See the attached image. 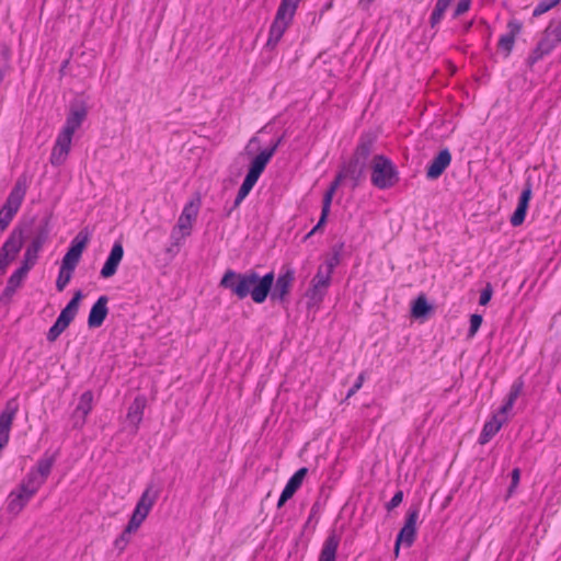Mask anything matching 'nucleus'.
Returning a JSON list of instances; mask_svg holds the SVG:
<instances>
[{"mask_svg": "<svg viewBox=\"0 0 561 561\" xmlns=\"http://www.w3.org/2000/svg\"><path fill=\"white\" fill-rule=\"evenodd\" d=\"M533 196V183L531 179L528 178L525 182L524 188L519 195L517 207L510 218V222L513 227H519L525 221L529 202Z\"/></svg>", "mask_w": 561, "mask_h": 561, "instance_id": "4468645a", "label": "nucleus"}, {"mask_svg": "<svg viewBox=\"0 0 561 561\" xmlns=\"http://www.w3.org/2000/svg\"><path fill=\"white\" fill-rule=\"evenodd\" d=\"M547 26L551 32H553L554 36H558L561 39V18L558 21H550Z\"/></svg>", "mask_w": 561, "mask_h": 561, "instance_id": "5fc2aeb1", "label": "nucleus"}, {"mask_svg": "<svg viewBox=\"0 0 561 561\" xmlns=\"http://www.w3.org/2000/svg\"><path fill=\"white\" fill-rule=\"evenodd\" d=\"M16 291V288L12 287L11 285L7 284L5 285V288L3 289L1 296H0V301L1 302H5V301H9L12 296L15 294Z\"/></svg>", "mask_w": 561, "mask_h": 561, "instance_id": "3c124183", "label": "nucleus"}, {"mask_svg": "<svg viewBox=\"0 0 561 561\" xmlns=\"http://www.w3.org/2000/svg\"><path fill=\"white\" fill-rule=\"evenodd\" d=\"M450 1L449 0H437L436 1V4L434 7V10L430 16V25L432 28H434L435 26H437L442 19L444 18V14L446 12V10L448 9V7L450 5Z\"/></svg>", "mask_w": 561, "mask_h": 561, "instance_id": "473e14b6", "label": "nucleus"}, {"mask_svg": "<svg viewBox=\"0 0 561 561\" xmlns=\"http://www.w3.org/2000/svg\"><path fill=\"white\" fill-rule=\"evenodd\" d=\"M515 38L514 36L510 35V34H503L500 39H499V43H497V46L501 50H503L505 53V57H508L514 48V44H515Z\"/></svg>", "mask_w": 561, "mask_h": 561, "instance_id": "c9c22d12", "label": "nucleus"}, {"mask_svg": "<svg viewBox=\"0 0 561 561\" xmlns=\"http://www.w3.org/2000/svg\"><path fill=\"white\" fill-rule=\"evenodd\" d=\"M56 461V455L53 454L48 456L47 454L44 455L41 459H38L36 467L32 468L31 470L33 472L38 473L44 481L47 480L48 476L51 472L53 466Z\"/></svg>", "mask_w": 561, "mask_h": 561, "instance_id": "c756f323", "label": "nucleus"}, {"mask_svg": "<svg viewBox=\"0 0 561 561\" xmlns=\"http://www.w3.org/2000/svg\"><path fill=\"white\" fill-rule=\"evenodd\" d=\"M451 162V153L448 148H444L430 161L426 168L427 180H437Z\"/></svg>", "mask_w": 561, "mask_h": 561, "instance_id": "2eb2a0df", "label": "nucleus"}, {"mask_svg": "<svg viewBox=\"0 0 561 561\" xmlns=\"http://www.w3.org/2000/svg\"><path fill=\"white\" fill-rule=\"evenodd\" d=\"M84 295L81 290L75 291L72 298L68 301L66 307L60 311L55 323L49 328L47 332V341L55 342L59 335L70 325L78 314L80 302Z\"/></svg>", "mask_w": 561, "mask_h": 561, "instance_id": "39448f33", "label": "nucleus"}, {"mask_svg": "<svg viewBox=\"0 0 561 561\" xmlns=\"http://www.w3.org/2000/svg\"><path fill=\"white\" fill-rule=\"evenodd\" d=\"M160 495V489L154 485L153 482H149L140 495L138 502H142V504L147 505L149 510L152 508L154 503L157 502Z\"/></svg>", "mask_w": 561, "mask_h": 561, "instance_id": "2f4dec72", "label": "nucleus"}, {"mask_svg": "<svg viewBox=\"0 0 561 561\" xmlns=\"http://www.w3.org/2000/svg\"><path fill=\"white\" fill-rule=\"evenodd\" d=\"M493 295V288L490 283L486 284V286L481 290L480 298H479V305L486 306Z\"/></svg>", "mask_w": 561, "mask_h": 561, "instance_id": "37998d69", "label": "nucleus"}, {"mask_svg": "<svg viewBox=\"0 0 561 561\" xmlns=\"http://www.w3.org/2000/svg\"><path fill=\"white\" fill-rule=\"evenodd\" d=\"M344 249V242H339L332 247V253L337 254L341 256Z\"/></svg>", "mask_w": 561, "mask_h": 561, "instance_id": "680f3d73", "label": "nucleus"}, {"mask_svg": "<svg viewBox=\"0 0 561 561\" xmlns=\"http://www.w3.org/2000/svg\"><path fill=\"white\" fill-rule=\"evenodd\" d=\"M483 318L481 314L474 313L470 317V327L468 331V336L472 337L479 331L482 324Z\"/></svg>", "mask_w": 561, "mask_h": 561, "instance_id": "79ce46f5", "label": "nucleus"}, {"mask_svg": "<svg viewBox=\"0 0 561 561\" xmlns=\"http://www.w3.org/2000/svg\"><path fill=\"white\" fill-rule=\"evenodd\" d=\"M182 232L176 226L173 228L171 232V239L173 247L180 248L182 239L185 237H182Z\"/></svg>", "mask_w": 561, "mask_h": 561, "instance_id": "864d4df0", "label": "nucleus"}, {"mask_svg": "<svg viewBox=\"0 0 561 561\" xmlns=\"http://www.w3.org/2000/svg\"><path fill=\"white\" fill-rule=\"evenodd\" d=\"M403 501V491L402 490H398L394 495L392 496V499L386 503V510L387 511H392L393 508L398 507Z\"/></svg>", "mask_w": 561, "mask_h": 561, "instance_id": "a18cd8bd", "label": "nucleus"}, {"mask_svg": "<svg viewBox=\"0 0 561 561\" xmlns=\"http://www.w3.org/2000/svg\"><path fill=\"white\" fill-rule=\"evenodd\" d=\"M291 497H289L288 495H286L285 493L282 492L279 499H278V502H277V507L280 508L285 505V503L290 500Z\"/></svg>", "mask_w": 561, "mask_h": 561, "instance_id": "338daca9", "label": "nucleus"}, {"mask_svg": "<svg viewBox=\"0 0 561 561\" xmlns=\"http://www.w3.org/2000/svg\"><path fill=\"white\" fill-rule=\"evenodd\" d=\"M329 214H330V211L321 209V215H320V218L317 224H319L320 226H325V224L328 221Z\"/></svg>", "mask_w": 561, "mask_h": 561, "instance_id": "052dcab7", "label": "nucleus"}, {"mask_svg": "<svg viewBox=\"0 0 561 561\" xmlns=\"http://www.w3.org/2000/svg\"><path fill=\"white\" fill-rule=\"evenodd\" d=\"M432 310L433 306L423 294L419 295L411 304V316L414 319H426Z\"/></svg>", "mask_w": 561, "mask_h": 561, "instance_id": "a878e982", "label": "nucleus"}, {"mask_svg": "<svg viewBox=\"0 0 561 561\" xmlns=\"http://www.w3.org/2000/svg\"><path fill=\"white\" fill-rule=\"evenodd\" d=\"M260 144H261L260 138H259L257 136H253V137L249 140V144H248V145H247V147H245V151H247V153H249V154H250V153H251L250 149H251L253 146H255V145H257V146H259Z\"/></svg>", "mask_w": 561, "mask_h": 561, "instance_id": "bf43d9fd", "label": "nucleus"}, {"mask_svg": "<svg viewBox=\"0 0 561 561\" xmlns=\"http://www.w3.org/2000/svg\"><path fill=\"white\" fill-rule=\"evenodd\" d=\"M270 152L271 151L267 152L262 150L256 154L249 164L247 175L257 181L272 159V157H270Z\"/></svg>", "mask_w": 561, "mask_h": 561, "instance_id": "4be33fe9", "label": "nucleus"}, {"mask_svg": "<svg viewBox=\"0 0 561 561\" xmlns=\"http://www.w3.org/2000/svg\"><path fill=\"white\" fill-rule=\"evenodd\" d=\"M284 140H285V134H283L277 139H275L271 144V146L268 148L263 149V151H267V152L271 151L270 152V157L273 158V156L275 154V152L277 151L278 147L283 144Z\"/></svg>", "mask_w": 561, "mask_h": 561, "instance_id": "8fccbe9b", "label": "nucleus"}, {"mask_svg": "<svg viewBox=\"0 0 561 561\" xmlns=\"http://www.w3.org/2000/svg\"><path fill=\"white\" fill-rule=\"evenodd\" d=\"M511 477H512V481H511V485L508 486V490H507L508 496H511L514 493L515 489L517 488V485L519 483L520 470L518 468L513 469Z\"/></svg>", "mask_w": 561, "mask_h": 561, "instance_id": "de8ad7c7", "label": "nucleus"}, {"mask_svg": "<svg viewBox=\"0 0 561 561\" xmlns=\"http://www.w3.org/2000/svg\"><path fill=\"white\" fill-rule=\"evenodd\" d=\"M296 11L288 9L285 4H279L274 21L270 27L266 46L273 49L283 37L288 25L291 23Z\"/></svg>", "mask_w": 561, "mask_h": 561, "instance_id": "1a4fd4ad", "label": "nucleus"}, {"mask_svg": "<svg viewBox=\"0 0 561 561\" xmlns=\"http://www.w3.org/2000/svg\"><path fill=\"white\" fill-rule=\"evenodd\" d=\"M9 59L10 54L8 49H2L0 51V84L2 83L4 79V75L9 68Z\"/></svg>", "mask_w": 561, "mask_h": 561, "instance_id": "a19ab883", "label": "nucleus"}, {"mask_svg": "<svg viewBox=\"0 0 561 561\" xmlns=\"http://www.w3.org/2000/svg\"><path fill=\"white\" fill-rule=\"evenodd\" d=\"M88 115V106L83 100H75L70 103L65 128L73 133L81 126Z\"/></svg>", "mask_w": 561, "mask_h": 561, "instance_id": "dca6fc26", "label": "nucleus"}, {"mask_svg": "<svg viewBox=\"0 0 561 561\" xmlns=\"http://www.w3.org/2000/svg\"><path fill=\"white\" fill-rule=\"evenodd\" d=\"M471 1L472 0H459L453 13V18L457 19L458 16L466 13L470 9Z\"/></svg>", "mask_w": 561, "mask_h": 561, "instance_id": "c03bdc74", "label": "nucleus"}, {"mask_svg": "<svg viewBox=\"0 0 561 561\" xmlns=\"http://www.w3.org/2000/svg\"><path fill=\"white\" fill-rule=\"evenodd\" d=\"M340 541V536L335 530H332L322 545L318 561H336V552Z\"/></svg>", "mask_w": 561, "mask_h": 561, "instance_id": "412c9836", "label": "nucleus"}, {"mask_svg": "<svg viewBox=\"0 0 561 561\" xmlns=\"http://www.w3.org/2000/svg\"><path fill=\"white\" fill-rule=\"evenodd\" d=\"M561 39L553 35L548 26L543 30L540 41L536 47L529 54L526 62L529 67H533L536 62L541 60L545 56L549 55L559 44Z\"/></svg>", "mask_w": 561, "mask_h": 561, "instance_id": "9d476101", "label": "nucleus"}, {"mask_svg": "<svg viewBox=\"0 0 561 561\" xmlns=\"http://www.w3.org/2000/svg\"><path fill=\"white\" fill-rule=\"evenodd\" d=\"M370 181L379 190H387L399 182V172L393 162L383 154H376L371 161Z\"/></svg>", "mask_w": 561, "mask_h": 561, "instance_id": "7ed1b4c3", "label": "nucleus"}, {"mask_svg": "<svg viewBox=\"0 0 561 561\" xmlns=\"http://www.w3.org/2000/svg\"><path fill=\"white\" fill-rule=\"evenodd\" d=\"M123 256H124V247L121 241H116L113 244L111 252H110L103 267L101 268L100 276L105 279L114 276L117 272V268H118L122 260H123Z\"/></svg>", "mask_w": 561, "mask_h": 561, "instance_id": "f3484780", "label": "nucleus"}, {"mask_svg": "<svg viewBox=\"0 0 561 561\" xmlns=\"http://www.w3.org/2000/svg\"><path fill=\"white\" fill-rule=\"evenodd\" d=\"M340 255L331 253V255L325 260L323 267L325 271H329V273H333L334 268L340 264Z\"/></svg>", "mask_w": 561, "mask_h": 561, "instance_id": "49530a36", "label": "nucleus"}, {"mask_svg": "<svg viewBox=\"0 0 561 561\" xmlns=\"http://www.w3.org/2000/svg\"><path fill=\"white\" fill-rule=\"evenodd\" d=\"M345 174L342 173V171H340L335 179L332 181V183L330 184L329 188L327 190L328 192H332L333 194L336 192L337 187L340 186L341 182L345 179Z\"/></svg>", "mask_w": 561, "mask_h": 561, "instance_id": "603ef678", "label": "nucleus"}, {"mask_svg": "<svg viewBox=\"0 0 561 561\" xmlns=\"http://www.w3.org/2000/svg\"><path fill=\"white\" fill-rule=\"evenodd\" d=\"M73 134L72 130L65 127H62L61 131L58 134L49 159L54 167H59L66 161L70 151Z\"/></svg>", "mask_w": 561, "mask_h": 561, "instance_id": "f8f14e48", "label": "nucleus"}, {"mask_svg": "<svg viewBox=\"0 0 561 561\" xmlns=\"http://www.w3.org/2000/svg\"><path fill=\"white\" fill-rule=\"evenodd\" d=\"M27 274H28V271H26V270H24V268H22V267L20 266L18 270H15V271L11 274V276H10V277L8 278V280H7V284H9V285H11L12 287H14V288H16V289H18V288L22 285L23 280H24V279H25V277L27 276Z\"/></svg>", "mask_w": 561, "mask_h": 561, "instance_id": "e433bc0d", "label": "nucleus"}, {"mask_svg": "<svg viewBox=\"0 0 561 561\" xmlns=\"http://www.w3.org/2000/svg\"><path fill=\"white\" fill-rule=\"evenodd\" d=\"M43 244L39 243V242H36L32 239V241L30 242V244L26 247V250H28L30 252L36 254L38 256V253L41 252V250L43 249Z\"/></svg>", "mask_w": 561, "mask_h": 561, "instance_id": "4d7b16f0", "label": "nucleus"}, {"mask_svg": "<svg viewBox=\"0 0 561 561\" xmlns=\"http://www.w3.org/2000/svg\"><path fill=\"white\" fill-rule=\"evenodd\" d=\"M420 516V505L414 504L409 507L407 511L404 524L399 530L396 542H394V554L396 557L399 556L400 547L403 545L407 548H410L415 539H416V523Z\"/></svg>", "mask_w": 561, "mask_h": 561, "instance_id": "0eeeda50", "label": "nucleus"}, {"mask_svg": "<svg viewBox=\"0 0 561 561\" xmlns=\"http://www.w3.org/2000/svg\"><path fill=\"white\" fill-rule=\"evenodd\" d=\"M107 302H108V297L105 295H102L92 305L89 316H88V327L90 329L100 328L104 323V321L108 314Z\"/></svg>", "mask_w": 561, "mask_h": 561, "instance_id": "aec40b11", "label": "nucleus"}, {"mask_svg": "<svg viewBox=\"0 0 561 561\" xmlns=\"http://www.w3.org/2000/svg\"><path fill=\"white\" fill-rule=\"evenodd\" d=\"M199 206V197H197L196 201H191L184 206L176 224V227L183 231L182 237H187L191 234L192 222L197 217Z\"/></svg>", "mask_w": 561, "mask_h": 561, "instance_id": "6ab92c4d", "label": "nucleus"}, {"mask_svg": "<svg viewBox=\"0 0 561 561\" xmlns=\"http://www.w3.org/2000/svg\"><path fill=\"white\" fill-rule=\"evenodd\" d=\"M25 229L21 226H15L7 240L0 248V274L3 275L7 272L8 266L15 261L18 254L24 244Z\"/></svg>", "mask_w": 561, "mask_h": 561, "instance_id": "423d86ee", "label": "nucleus"}, {"mask_svg": "<svg viewBox=\"0 0 561 561\" xmlns=\"http://www.w3.org/2000/svg\"><path fill=\"white\" fill-rule=\"evenodd\" d=\"M364 379H365L364 374H360L357 377V380L355 381V383L352 386V388H354L358 391L363 386Z\"/></svg>", "mask_w": 561, "mask_h": 561, "instance_id": "69168bd1", "label": "nucleus"}, {"mask_svg": "<svg viewBox=\"0 0 561 561\" xmlns=\"http://www.w3.org/2000/svg\"><path fill=\"white\" fill-rule=\"evenodd\" d=\"M523 387L524 382L522 379H517L516 381H514L507 394L506 401L512 402L514 404L516 399L519 397Z\"/></svg>", "mask_w": 561, "mask_h": 561, "instance_id": "ea45409f", "label": "nucleus"}, {"mask_svg": "<svg viewBox=\"0 0 561 561\" xmlns=\"http://www.w3.org/2000/svg\"><path fill=\"white\" fill-rule=\"evenodd\" d=\"M32 497L22 491H12L9 495L8 511L12 514H19Z\"/></svg>", "mask_w": 561, "mask_h": 561, "instance_id": "c85d7f7f", "label": "nucleus"}, {"mask_svg": "<svg viewBox=\"0 0 561 561\" xmlns=\"http://www.w3.org/2000/svg\"><path fill=\"white\" fill-rule=\"evenodd\" d=\"M90 231L88 228L81 229L77 236L71 240L70 245L62 257L61 266L65 270L75 271L78 265L83 251L90 241Z\"/></svg>", "mask_w": 561, "mask_h": 561, "instance_id": "6e6552de", "label": "nucleus"}, {"mask_svg": "<svg viewBox=\"0 0 561 561\" xmlns=\"http://www.w3.org/2000/svg\"><path fill=\"white\" fill-rule=\"evenodd\" d=\"M27 191V182L25 176H20L11 192L9 193L4 204L0 208V228L7 230L14 216L18 214Z\"/></svg>", "mask_w": 561, "mask_h": 561, "instance_id": "20e7f679", "label": "nucleus"}, {"mask_svg": "<svg viewBox=\"0 0 561 561\" xmlns=\"http://www.w3.org/2000/svg\"><path fill=\"white\" fill-rule=\"evenodd\" d=\"M146 517V512L140 513L139 511L134 510L130 519L126 526V533H135L140 527Z\"/></svg>", "mask_w": 561, "mask_h": 561, "instance_id": "72a5a7b5", "label": "nucleus"}, {"mask_svg": "<svg viewBox=\"0 0 561 561\" xmlns=\"http://www.w3.org/2000/svg\"><path fill=\"white\" fill-rule=\"evenodd\" d=\"M44 483L45 481L38 473L30 470L26 477L21 481L19 490L33 497Z\"/></svg>", "mask_w": 561, "mask_h": 561, "instance_id": "b1692460", "label": "nucleus"}, {"mask_svg": "<svg viewBox=\"0 0 561 561\" xmlns=\"http://www.w3.org/2000/svg\"><path fill=\"white\" fill-rule=\"evenodd\" d=\"M135 511H139L140 513H145L146 512V516H148V514L150 512L148 506L142 504V502H137Z\"/></svg>", "mask_w": 561, "mask_h": 561, "instance_id": "e2e57ef3", "label": "nucleus"}, {"mask_svg": "<svg viewBox=\"0 0 561 561\" xmlns=\"http://www.w3.org/2000/svg\"><path fill=\"white\" fill-rule=\"evenodd\" d=\"M505 419L500 420L497 415H493L491 420L484 423L482 432L479 436V444L485 445L501 430Z\"/></svg>", "mask_w": 561, "mask_h": 561, "instance_id": "393cba45", "label": "nucleus"}, {"mask_svg": "<svg viewBox=\"0 0 561 561\" xmlns=\"http://www.w3.org/2000/svg\"><path fill=\"white\" fill-rule=\"evenodd\" d=\"M51 215L45 216L39 225L36 227L35 236L33 237V240L36 242L42 243L43 245L48 241L51 226H50Z\"/></svg>", "mask_w": 561, "mask_h": 561, "instance_id": "7c9ffc66", "label": "nucleus"}, {"mask_svg": "<svg viewBox=\"0 0 561 561\" xmlns=\"http://www.w3.org/2000/svg\"><path fill=\"white\" fill-rule=\"evenodd\" d=\"M37 260H38V256L36 254H34L25 249V252L23 254V259L21 262V267L30 272L34 267V265L37 263Z\"/></svg>", "mask_w": 561, "mask_h": 561, "instance_id": "58836bf2", "label": "nucleus"}, {"mask_svg": "<svg viewBox=\"0 0 561 561\" xmlns=\"http://www.w3.org/2000/svg\"><path fill=\"white\" fill-rule=\"evenodd\" d=\"M147 404V399L144 396H137L130 403L127 412V420L135 425L138 430L140 422L142 421L144 411Z\"/></svg>", "mask_w": 561, "mask_h": 561, "instance_id": "5701e85b", "label": "nucleus"}, {"mask_svg": "<svg viewBox=\"0 0 561 561\" xmlns=\"http://www.w3.org/2000/svg\"><path fill=\"white\" fill-rule=\"evenodd\" d=\"M513 405H514V404H513L512 402L505 401V403L501 407V409H500V411H499V412H500V413H502V414H505V413H507L510 410H512Z\"/></svg>", "mask_w": 561, "mask_h": 561, "instance_id": "774afa93", "label": "nucleus"}, {"mask_svg": "<svg viewBox=\"0 0 561 561\" xmlns=\"http://www.w3.org/2000/svg\"><path fill=\"white\" fill-rule=\"evenodd\" d=\"M19 411V403L15 398L10 399L0 413V451L9 442L12 422Z\"/></svg>", "mask_w": 561, "mask_h": 561, "instance_id": "ddd939ff", "label": "nucleus"}, {"mask_svg": "<svg viewBox=\"0 0 561 561\" xmlns=\"http://www.w3.org/2000/svg\"><path fill=\"white\" fill-rule=\"evenodd\" d=\"M256 182H257L256 180H254L251 176L245 174V178H244L241 186L239 187V191H238V194H237V197H236V199L233 202L232 207L229 210H227V213H226L227 217H229L231 215V213L237 207H239L241 202L250 194V192L252 191V188L254 187Z\"/></svg>", "mask_w": 561, "mask_h": 561, "instance_id": "cd10ccee", "label": "nucleus"}, {"mask_svg": "<svg viewBox=\"0 0 561 561\" xmlns=\"http://www.w3.org/2000/svg\"><path fill=\"white\" fill-rule=\"evenodd\" d=\"M308 473V469L306 467H302L298 469L287 481L285 488L283 489V493L288 495L289 497H293L294 494L300 489L302 481Z\"/></svg>", "mask_w": 561, "mask_h": 561, "instance_id": "bb28decb", "label": "nucleus"}, {"mask_svg": "<svg viewBox=\"0 0 561 561\" xmlns=\"http://www.w3.org/2000/svg\"><path fill=\"white\" fill-rule=\"evenodd\" d=\"M92 402L93 392L91 390H87L80 396L79 402L72 413L75 428H81L85 424L87 416L92 410Z\"/></svg>", "mask_w": 561, "mask_h": 561, "instance_id": "a211bd4d", "label": "nucleus"}, {"mask_svg": "<svg viewBox=\"0 0 561 561\" xmlns=\"http://www.w3.org/2000/svg\"><path fill=\"white\" fill-rule=\"evenodd\" d=\"M507 28H508V33L507 34L516 37L520 33V31L523 28V23L520 21H518V20H515V19L510 20L508 23H507Z\"/></svg>", "mask_w": 561, "mask_h": 561, "instance_id": "09e8293b", "label": "nucleus"}, {"mask_svg": "<svg viewBox=\"0 0 561 561\" xmlns=\"http://www.w3.org/2000/svg\"><path fill=\"white\" fill-rule=\"evenodd\" d=\"M126 546H127V542L123 541V539H119V537H117L114 541V547L116 549H118L119 551H123Z\"/></svg>", "mask_w": 561, "mask_h": 561, "instance_id": "0e129e2a", "label": "nucleus"}, {"mask_svg": "<svg viewBox=\"0 0 561 561\" xmlns=\"http://www.w3.org/2000/svg\"><path fill=\"white\" fill-rule=\"evenodd\" d=\"M376 141L377 134L375 131L363 133L351 159L343 164L341 171L353 181L354 188L366 179L368 160L374 151Z\"/></svg>", "mask_w": 561, "mask_h": 561, "instance_id": "f03ea898", "label": "nucleus"}, {"mask_svg": "<svg viewBox=\"0 0 561 561\" xmlns=\"http://www.w3.org/2000/svg\"><path fill=\"white\" fill-rule=\"evenodd\" d=\"M299 2L300 0H282L280 4H285L286 8L296 11Z\"/></svg>", "mask_w": 561, "mask_h": 561, "instance_id": "13d9d810", "label": "nucleus"}, {"mask_svg": "<svg viewBox=\"0 0 561 561\" xmlns=\"http://www.w3.org/2000/svg\"><path fill=\"white\" fill-rule=\"evenodd\" d=\"M333 193L332 192H325L324 195H323V199H322V210H328L330 211L331 209V204H332V199H333Z\"/></svg>", "mask_w": 561, "mask_h": 561, "instance_id": "6e6d98bb", "label": "nucleus"}, {"mask_svg": "<svg viewBox=\"0 0 561 561\" xmlns=\"http://www.w3.org/2000/svg\"><path fill=\"white\" fill-rule=\"evenodd\" d=\"M294 282L295 270L290 266H284L276 279L274 272L260 275L254 270L239 273L228 268L219 282V287L228 289L240 300L250 296L253 302L261 305L270 297L271 301L285 305Z\"/></svg>", "mask_w": 561, "mask_h": 561, "instance_id": "f257e3e1", "label": "nucleus"}, {"mask_svg": "<svg viewBox=\"0 0 561 561\" xmlns=\"http://www.w3.org/2000/svg\"><path fill=\"white\" fill-rule=\"evenodd\" d=\"M73 271L65 270L62 266L59 268L58 277L56 280L57 290L62 291L72 277Z\"/></svg>", "mask_w": 561, "mask_h": 561, "instance_id": "4c0bfd02", "label": "nucleus"}, {"mask_svg": "<svg viewBox=\"0 0 561 561\" xmlns=\"http://www.w3.org/2000/svg\"><path fill=\"white\" fill-rule=\"evenodd\" d=\"M561 0H539L538 4L535 7L533 11V16L538 18L541 14L548 12L552 8H554L557 4L560 3Z\"/></svg>", "mask_w": 561, "mask_h": 561, "instance_id": "f704fd0d", "label": "nucleus"}, {"mask_svg": "<svg viewBox=\"0 0 561 561\" xmlns=\"http://www.w3.org/2000/svg\"><path fill=\"white\" fill-rule=\"evenodd\" d=\"M332 274L333 273L325 271L323 265L319 266L316 275L311 279L310 288L306 294L310 301L313 304H320L323 300L327 289L331 284Z\"/></svg>", "mask_w": 561, "mask_h": 561, "instance_id": "9b49d317", "label": "nucleus"}]
</instances>
